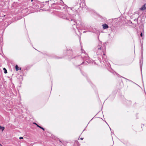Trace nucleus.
I'll return each mask as SVG.
<instances>
[{
  "label": "nucleus",
  "mask_w": 146,
  "mask_h": 146,
  "mask_svg": "<svg viewBox=\"0 0 146 146\" xmlns=\"http://www.w3.org/2000/svg\"><path fill=\"white\" fill-rule=\"evenodd\" d=\"M0 145H1V144H0Z\"/></svg>",
  "instance_id": "nucleus-35"
},
{
  "label": "nucleus",
  "mask_w": 146,
  "mask_h": 146,
  "mask_svg": "<svg viewBox=\"0 0 146 146\" xmlns=\"http://www.w3.org/2000/svg\"><path fill=\"white\" fill-rule=\"evenodd\" d=\"M81 72L83 76H87L86 75L85 73H83L82 72Z\"/></svg>",
  "instance_id": "nucleus-17"
},
{
  "label": "nucleus",
  "mask_w": 146,
  "mask_h": 146,
  "mask_svg": "<svg viewBox=\"0 0 146 146\" xmlns=\"http://www.w3.org/2000/svg\"><path fill=\"white\" fill-rule=\"evenodd\" d=\"M83 139V138H80V139L82 140Z\"/></svg>",
  "instance_id": "nucleus-27"
},
{
  "label": "nucleus",
  "mask_w": 146,
  "mask_h": 146,
  "mask_svg": "<svg viewBox=\"0 0 146 146\" xmlns=\"http://www.w3.org/2000/svg\"><path fill=\"white\" fill-rule=\"evenodd\" d=\"M59 1H60V3L57 2L56 3H53L52 5V8H53L54 9H56L58 8V7H54V5H55L56 4H57V5H63L64 4V2H63L62 1V0H58Z\"/></svg>",
  "instance_id": "nucleus-4"
},
{
  "label": "nucleus",
  "mask_w": 146,
  "mask_h": 146,
  "mask_svg": "<svg viewBox=\"0 0 146 146\" xmlns=\"http://www.w3.org/2000/svg\"><path fill=\"white\" fill-rule=\"evenodd\" d=\"M145 5L144 4L140 8V9L142 11H143L145 10L146 9V8L145 7Z\"/></svg>",
  "instance_id": "nucleus-8"
},
{
  "label": "nucleus",
  "mask_w": 146,
  "mask_h": 146,
  "mask_svg": "<svg viewBox=\"0 0 146 146\" xmlns=\"http://www.w3.org/2000/svg\"><path fill=\"white\" fill-rule=\"evenodd\" d=\"M5 129V127H2L0 125V129L2 131H3Z\"/></svg>",
  "instance_id": "nucleus-12"
},
{
  "label": "nucleus",
  "mask_w": 146,
  "mask_h": 146,
  "mask_svg": "<svg viewBox=\"0 0 146 146\" xmlns=\"http://www.w3.org/2000/svg\"><path fill=\"white\" fill-rule=\"evenodd\" d=\"M0 49L1 50H2V48L1 47H0Z\"/></svg>",
  "instance_id": "nucleus-26"
},
{
  "label": "nucleus",
  "mask_w": 146,
  "mask_h": 146,
  "mask_svg": "<svg viewBox=\"0 0 146 146\" xmlns=\"http://www.w3.org/2000/svg\"><path fill=\"white\" fill-rule=\"evenodd\" d=\"M121 77H122L123 78L125 79L126 80H128L129 82H131V80H130L128 79H127V78H125V77H122V76H121Z\"/></svg>",
  "instance_id": "nucleus-16"
},
{
  "label": "nucleus",
  "mask_w": 146,
  "mask_h": 146,
  "mask_svg": "<svg viewBox=\"0 0 146 146\" xmlns=\"http://www.w3.org/2000/svg\"><path fill=\"white\" fill-rule=\"evenodd\" d=\"M103 28L104 29H106L108 28L109 27L108 25L104 23L102 25Z\"/></svg>",
  "instance_id": "nucleus-6"
},
{
  "label": "nucleus",
  "mask_w": 146,
  "mask_h": 146,
  "mask_svg": "<svg viewBox=\"0 0 146 146\" xmlns=\"http://www.w3.org/2000/svg\"><path fill=\"white\" fill-rule=\"evenodd\" d=\"M143 58H142L140 60V67L141 68V71H142V64H143Z\"/></svg>",
  "instance_id": "nucleus-7"
},
{
  "label": "nucleus",
  "mask_w": 146,
  "mask_h": 146,
  "mask_svg": "<svg viewBox=\"0 0 146 146\" xmlns=\"http://www.w3.org/2000/svg\"><path fill=\"white\" fill-rule=\"evenodd\" d=\"M15 69L16 71H18L19 69V67L17 65H16L15 66Z\"/></svg>",
  "instance_id": "nucleus-13"
},
{
  "label": "nucleus",
  "mask_w": 146,
  "mask_h": 146,
  "mask_svg": "<svg viewBox=\"0 0 146 146\" xmlns=\"http://www.w3.org/2000/svg\"><path fill=\"white\" fill-rule=\"evenodd\" d=\"M86 32H87V31H84V32H83V33H86Z\"/></svg>",
  "instance_id": "nucleus-28"
},
{
  "label": "nucleus",
  "mask_w": 146,
  "mask_h": 146,
  "mask_svg": "<svg viewBox=\"0 0 146 146\" xmlns=\"http://www.w3.org/2000/svg\"><path fill=\"white\" fill-rule=\"evenodd\" d=\"M23 139V137H19L20 139Z\"/></svg>",
  "instance_id": "nucleus-22"
},
{
  "label": "nucleus",
  "mask_w": 146,
  "mask_h": 146,
  "mask_svg": "<svg viewBox=\"0 0 146 146\" xmlns=\"http://www.w3.org/2000/svg\"><path fill=\"white\" fill-rule=\"evenodd\" d=\"M60 17L63 19H66L69 21H71L70 23L72 25L73 28L74 29L75 27L78 28L79 27L78 24L76 22V21L74 19V17L70 14H68V15H66L62 13L61 14L60 16Z\"/></svg>",
  "instance_id": "nucleus-1"
},
{
  "label": "nucleus",
  "mask_w": 146,
  "mask_h": 146,
  "mask_svg": "<svg viewBox=\"0 0 146 146\" xmlns=\"http://www.w3.org/2000/svg\"><path fill=\"white\" fill-rule=\"evenodd\" d=\"M78 9V8H75V12H76V11H77L76 9Z\"/></svg>",
  "instance_id": "nucleus-25"
},
{
  "label": "nucleus",
  "mask_w": 146,
  "mask_h": 146,
  "mask_svg": "<svg viewBox=\"0 0 146 146\" xmlns=\"http://www.w3.org/2000/svg\"><path fill=\"white\" fill-rule=\"evenodd\" d=\"M84 63V62L83 61L81 63H80V64H78V65L79 66L80 64H83Z\"/></svg>",
  "instance_id": "nucleus-19"
},
{
  "label": "nucleus",
  "mask_w": 146,
  "mask_h": 146,
  "mask_svg": "<svg viewBox=\"0 0 146 146\" xmlns=\"http://www.w3.org/2000/svg\"><path fill=\"white\" fill-rule=\"evenodd\" d=\"M21 68H20L19 69V70H21Z\"/></svg>",
  "instance_id": "nucleus-30"
},
{
  "label": "nucleus",
  "mask_w": 146,
  "mask_h": 146,
  "mask_svg": "<svg viewBox=\"0 0 146 146\" xmlns=\"http://www.w3.org/2000/svg\"><path fill=\"white\" fill-rule=\"evenodd\" d=\"M98 60L100 61V63H101V59L100 58H99V57L98 58Z\"/></svg>",
  "instance_id": "nucleus-18"
},
{
  "label": "nucleus",
  "mask_w": 146,
  "mask_h": 146,
  "mask_svg": "<svg viewBox=\"0 0 146 146\" xmlns=\"http://www.w3.org/2000/svg\"><path fill=\"white\" fill-rule=\"evenodd\" d=\"M82 53L81 54V56H78L77 57L78 59L81 60V61H86V62L88 63H90L89 60L90 59L88 55V54H86L84 52V51L81 49Z\"/></svg>",
  "instance_id": "nucleus-3"
},
{
  "label": "nucleus",
  "mask_w": 146,
  "mask_h": 146,
  "mask_svg": "<svg viewBox=\"0 0 146 146\" xmlns=\"http://www.w3.org/2000/svg\"><path fill=\"white\" fill-rule=\"evenodd\" d=\"M92 32H93V33H96L94 31H92Z\"/></svg>",
  "instance_id": "nucleus-29"
},
{
  "label": "nucleus",
  "mask_w": 146,
  "mask_h": 146,
  "mask_svg": "<svg viewBox=\"0 0 146 146\" xmlns=\"http://www.w3.org/2000/svg\"><path fill=\"white\" fill-rule=\"evenodd\" d=\"M94 51L96 52L97 55H102L106 51V46H102V44L101 42L99 43L98 46L94 49Z\"/></svg>",
  "instance_id": "nucleus-2"
},
{
  "label": "nucleus",
  "mask_w": 146,
  "mask_h": 146,
  "mask_svg": "<svg viewBox=\"0 0 146 146\" xmlns=\"http://www.w3.org/2000/svg\"><path fill=\"white\" fill-rule=\"evenodd\" d=\"M3 70L4 71V73L5 74H6L7 73V70L5 68H4L3 69Z\"/></svg>",
  "instance_id": "nucleus-14"
},
{
  "label": "nucleus",
  "mask_w": 146,
  "mask_h": 146,
  "mask_svg": "<svg viewBox=\"0 0 146 146\" xmlns=\"http://www.w3.org/2000/svg\"><path fill=\"white\" fill-rule=\"evenodd\" d=\"M70 8L72 10L73 9H74V7Z\"/></svg>",
  "instance_id": "nucleus-23"
},
{
  "label": "nucleus",
  "mask_w": 146,
  "mask_h": 146,
  "mask_svg": "<svg viewBox=\"0 0 146 146\" xmlns=\"http://www.w3.org/2000/svg\"><path fill=\"white\" fill-rule=\"evenodd\" d=\"M78 1L79 0H76L75 2V4H74V6H75V7L76 6H77L78 5Z\"/></svg>",
  "instance_id": "nucleus-10"
},
{
  "label": "nucleus",
  "mask_w": 146,
  "mask_h": 146,
  "mask_svg": "<svg viewBox=\"0 0 146 146\" xmlns=\"http://www.w3.org/2000/svg\"><path fill=\"white\" fill-rule=\"evenodd\" d=\"M140 36L141 37H143V34H142V33H141V34H140Z\"/></svg>",
  "instance_id": "nucleus-20"
},
{
  "label": "nucleus",
  "mask_w": 146,
  "mask_h": 146,
  "mask_svg": "<svg viewBox=\"0 0 146 146\" xmlns=\"http://www.w3.org/2000/svg\"><path fill=\"white\" fill-rule=\"evenodd\" d=\"M31 1H33V0H31Z\"/></svg>",
  "instance_id": "nucleus-34"
},
{
  "label": "nucleus",
  "mask_w": 146,
  "mask_h": 146,
  "mask_svg": "<svg viewBox=\"0 0 146 146\" xmlns=\"http://www.w3.org/2000/svg\"><path fill=\"white\" fill-rule=\"evenodd\" d=\"M75 142H76V144H77V145H80V144L78 141H76Z\"/></svg>",
  "instance_id": "nucleus-15"
},
{
  "label": "nucleus",
  "mask_w": 146,
  "mask_h": 146,
  "mask_svg": "<svg viewBox=\"0 0 146 146\" xmlns=\"http://www.w3.org/2000/svg\"><path fill=\"white\" fill-rule=\"evenodd\" d=\"M79 7H81V4L80 3L79 4Z\"/></svg>",
  "instance_id": "nucleus-24"
},
{
  "label": "nucleus",
  "mask_w": 146,
  "mask_h": 146,
  "mask_svg": "<svg viewBox=\"0 0 146 146\" xmlns=\"http://www.w3.org/2000/svg\"><path fill=\"white\" fill-rule=\"evenodd\" d=\"M81 1L83 3H84L85 2V0H81Z\"/></svg>",
  "instance_id": "nucleus-21"
},
{
  "label": "nucleus",
  "mask_w": 146,
  "mask_h": 146,
  "mask_svg": "<svg viewBox=\"0 0 146 146\" xmlns=\"http://www.w3.org/2000/svg\"><path fill=\"white\" fill-rule=\"evenodd\" d=\"M92 119H93V118H92V119H91V121L92 120Z\"/></svg>",
  "instance_id": "nucleus-33"
},
{
  "label": "nucleus",
  "mask_w": 146,
  "mask_h": 146,
  "mask_svg": "<svg viewBox=\"0 0 146 146\" xmlns=\"http://www.w3.org/2000/svg\"><path fill=\"white\" fill-rule=\"evenodd\" d=\"M34 123L35 124V125H36L37 127H39V128H40V129H42L44 131V128H43V127L39 125L36 123Z\"/></svg>",
  "instance_id": "nucleus-9"
},
{
  "label": "nucleus",
  "mask_w": 146,
  "mask_h": 146,
  "mask_svg": "<svg viewBox=\"0 0 146 146\" xmlns=\"http://www.w3.org/2000/svg\"><path fill=\"white\" fill-rule=\"evenodd\" d=\"M106 52H105L102 55H101L102 59L103 61H104L106 63H107V56L105 54Z\"/></svg>",
  "instance_id": "nucleus-5"
},
{
  "label": "nucleus",
  "mask_w": 146,
  "mask_h": 146,
  "mask_svg": "<svg viewBox=\"0 0 146 146\" xmlns=\"http://www.w3.org/2000/svg\"><path fill=\"white\" fill-rule=\"evenodd\" d=\"M80 25H82V23H80Z\"/></svg>",
  "instance_id": "nucleus-31"
},
{
  "label": "nucleus",
  "mask_w": 146,
  "mask_h": 146,
  "mask_svg": "<svg viewBox=\"0 0 146 146\" xmlns=\"http://www.w3.org/2000/svg\"><path fill=\"white\" fill-rule=\"evenodd\" d=\"M110 130H111V128L110 127Z\"/></svg>",
  "instance_id": "nucleus-32"
},
{
  "label": "nucleus",
  "mask_w": 146,
  "mask_h": 146,
  "mask_svg": "<svg viewBox=\"0 0 146 146\" xmlns=\"http://www.w3.org/2000/svg\"><path fill=\"white\" fill-rule=\"evenodd\" d=\"M3 12H1V11H0V17H3L5 16V15H4L3 14Z\"/></svg>",
  "instance_id": "nucleus-11"
}]
</instances>
